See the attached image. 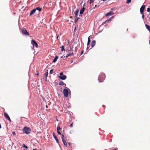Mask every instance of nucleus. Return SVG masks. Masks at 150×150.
<instances>
[{
  "label": "nucleus",
  "instance_id": "32",
  "mask_svg": "<svg viewBox=\"0 0 150 150\" xmlns=\"http://www.w3.org/2000/svg\"><path fill=\"white\" fill-rule=\"evenodd\" d=\"M147 12H150V8H148L147 9Z\"/></svg>",
  "mask_w": 150,
  "mask_h": 150
},
{
  "label": "nucleus",
  "instance_id": "7",
  "mask_svg": "<svg viewBox=\"0 0 150 150\" xmlns=\"http://www.w3.org/2000/svg\"><path fill=\"white\" fill-rule=\"evenodd\" d=\"M64 96L67 97L68 96L69 92L68 90L67 89H64L63 90Z\"/></svg>",
  "mask_w": 150,
  "mask_h": 150
},
{
  "label": "nucleus",
  "instance_id": "1",
  "mask_svg": "<svg viewBox=\"0 0 150 150\" xmlns=\"http://www.w3.org/2000/svg\"><path fill=\"white\" fill-rule=\"evenodd\" d=\"M105 75L103 73H101L99 75L98 80L99 82H102L105 79Z\"/></svg>",
  "mask_w": 150,
  "mask_h": 150
},
{
  "label": "nucleus",
  "instance_id": "47",
  "mask_svg": "<svg viewBox=\"0 0 150 150\" xmlns=\"http://www.w3.org/2000/svg\"><path fill=\"white\" fill-rule=\"evenodd\" d=\"M106 21H105V22H104V23H105Z\"/></svg>",
  "mask_w": 150,
  "mask_h": 150
},
{
  "label": "nucleus",
  "instance_id": "41",
  "mask_svg": "<svg viewBox=\"0 0 150 150\" xmlns=\"http://www.w3.org/2000/svg\"><path fill=\"white\" fill-rule=\"evenodd\" d=\"M89 48V47H87V50H88Z\"/></svg>",
  "mask_w": 150,
  "mask_h": 150
},
{
  "label": "nucleus",
  "instance_id": "8",
  "mask_svg": "<svg viewBox=\"0 0 150 150\" xmlns=\"http://www.w3.org/2000/svg\"><path fill=\"white\" fill-rule=\"evenodd\" d=\"M31 42L33 46H34L35 47L37 48H38V46L37 43L35 40L33 39L32 40H31Z\"/></svg>",
  "mask_w": 150,
  "mask_h": 150
},
{
  "label": "nucleus",
  "instance_id": "4",
  "mask_svg": "<svg viewBox=\"0 0 150 150\" xmlns=\"http://www.w3.org/2000/svg\"><path fill=\"white\" fill-rule=\"evenodd\" d=\"M63 73L62 72H61L59 74L60 76H59V78L62 80H65L67 78V76L65 75H63Z\"/></svg>",
  "mask_w": 150,
  "mask_h": 150
},
{
  "label": "nucleus",
  "instance_id": "44",
  "mask_svg": "<svg viewBox=\"0 0 150 150\" xmlns=\"http://www.w3.org/2000/svg\"><path fill=\"white\" fill-rule=\"evenodd\" d=\"M96 6H97V5H96L95 6V7H96Z\"/></svg>",
  "mask_w": 150,
  "mask_h": 150
},
{
  "label": "nucleus",
  "instance_id": "19",
  "mask_svg": "<svg viewBox=\"0 0 150 150\" xmlns=\"http://www.w3.org/2000/svg\"><path fill=\"white\" fill-rule=\"evenodd\" d=\"M64 46H62L61 47H60V48H61V50L62 52H63V51H65V49H64Z\"/></svg>",
  "mask_w": 150,
  "mask_h": 150
},
{
  "label": "nucleus",
  "instance_id": "16",
  "mask_svg": "<svg viewBox=\"0 0 150 150\" xmlns=\"http://www.w3.org/2000/svg\"><path fill=\"white\" fill-rule=\"evenodd\" d=\"M59 84L60 85H61V86H64V85H65V86H66V85L62 81H60L59 82Z\"/></svg>",
  "mask_w": 150,
  "mask_h": 150
},
{
  "label": "nucleus",
  "instance_id": "20",
  "mask_svg": "<svg viewBox=\"0 0 150 150\" xmlns=\"http://www.w3.org/2000/svg\"><path fill=\"white\" fill-rule=\"evenodd\" d=\"M48 74V71L47 70L46 71V73L45 74V78L46 79H47V78Z\"/></svg>",
  "mask_w": 150,
  "mask_h": 150
},
{
  "label": "nucleus",
  "instance_id": "15",
  "mask_svg": "<svg viewBox=\"0 0 150 150\" xmlns=\"http://www.w3.org/2000/svg\"><path fill=\"white\" fill-rule=\"evenodd\" d=\"M96 44V41L95 40H93L91 42V46L93 47Z\"/></svg>",
  "mask_w": 150,
  "mask_h": 150
},
{
  "label": "nucleus",
  "instance_id": "49",
  "mask_svg": "<svg viewBox=\"0 0 150 150\" xmlns=\"http://www.w3.org/2000/svg\"><path fill=\"white\" fill-rule=\"evenodd\" d=\"M103 1H105V0H103Z\"/></svg>",
  "mask_w": 150,
  "mask_h": 150
},
{
  "label": "nucleus",
  "instance_id": "12",
  "mask_svg": "<svg viewBox=\"0 0 150 150\" xmlns=\"http://www.w3.org/2000/svg\"><path fill=\"white\" fill-rule=\"evenodd\" d=\"M4 117L5 118L8 119L10 117H9L8 115L7 114V113L6 112L4 111Z\"/></svg>",
  "mask_w": 150,
  "mask_h": 150
},
{
  "label": "nucleus",
  "instance_id": "14",
  "mask_svg": "<svg viewBox=\"0 0 150 150\" xmlns=\"http://www.w3.org/2000/svg\"><path fill=\"white\" fill-rule=\"evenodd\" d=\"M36 11V9H34L32 10L30 12V16L32 15L34 13H35Z\"/></svg>",
  "mask_w": 150,
  "mask_h": 150
},
{
  "label": "nucleus",
  "instance_id": "34",
  "mask_svg": "<svg viewBox=\"0 0 150 150\" xmlns=\"http://www.w3.org/2000/svg\"><path fill=\"white\" fill-rule=\"evenodd\" d=\"M57 132L58 134H60L62 135V134H61V133L59 132V131H57Z\"/></svg>",
  "mask_w": 150,
  "mask_h": 150
},
{
  "label": "nucleus",
  "instance_id": "48",
  "mask_svg": "<svg viewBox=\"0 0 150 150\" xmlns=\"http://www.w3.org/2000/svg\"><path fill=\"white\" fill-rule=\"evenodd\" d=\"M113 18V17H111V18Z\"/></svg>",
  "mask_w": 150,
  "mask_h": 150
},
{
  "label": "nucleus",
  "instance_id": "26",
  "mask_svg": "<svg viewBox=\"0 0 150 150\" xmlns=\"http://www.w3.org/2000/svg\"><path fill=\"white\" fill-rule=\"evenodd\" d=\"M117 148H112V149H110L109 150H117Z\"/></svg>",
  "mask_w": 150,
  "mask_h": 150
},
{
  "label": "nucleus",
  "instance_id": "11",
  "mask_svg": "<svg viewBox=\"0 0 150 150\" xmlns=\"http://www.w3.org/2000/svg\"><path fill=\"white\" fill-rule=\"evenodd\" d=\"M53 136L54 138L57 141V143H59V140L58 139L57 137L55 134L54 132L53 133Z\"/></svg>",
  "mask_w": 150,
  "mask_h": 150
},
{
  "label": "nucleus",
  "instance_id": "45",
  "mask_svg": "<svg viewBox=\"0 0 150 150\" xmlns=\"http://www.w3.org/2000/svg\"><path fill=\"white\" fill-rule=\"evenodd\" d=\"M149 44H150V40H149Z\"/></svg>",
  "mask_w": 150,
  "mask_h": 150
},
{
  "label": "nucleus",
  "instance_id": "36",
  "mask_svg": "<svg viewBox=\"0 0 150 150\" xmlns=\"http://www.w3.org/2000/svg\"><path fill=\"white\" fill-rule=\"evenodd\" d=\"M83 52H84L83 51H81V54H83Z\"/></svg>",
  "mask_w": 150,
  "mask_h": 150
},
{
  "label": "nucleus",
  "instance_id": "37",
  "mask_svg": "<svg viewBox=\"0 0 150 150\" xmlns=\"http://www.w3.org/2000/svg\"><path fill=\"white\" fill-rule=\"evenodd\" d=\"M8 119L11 122V120L10 118H9Z\"/></svg>",
  "mask_w": 150,
  "mask_h": 150
},
{
  "label": "nucleus",
  "instance_id": "30",
  "mask_svg": "<svg viewBox=\"0 0 150 150\" xmlns=\"http://www.w3.org/2000/svg\"><path fill=\"white\" fill-rule=\"evenodd\" d=\"M79 19V18H78L77 17V18H76L75 19V23Z\"/></svg>",
  "mask_w": 150,
  "mask_h": 150
},
{
  "label": "nucleus",
  "instance_id": "28",
  "mask_svg": "<svg viewBox=\"0 0 150 150\" xmlns=\"http://www.w3.org/2000/svg\"><path fill=\"white\" fill-rule=\"evenodd\" d=\"M60 129H61L60 127L59 126H58L57 128V131H59Z\"/></svg>",
  "mask_w": 150,
  "mask_h": 150
},
{
  "label": "nucleus",
  "instance_id": "33",
  "mask_svg": "<svg viewBox=\"0 0 150 150\" xmlns=\"http://www.w3.org/2000/svg\"><path fill=\"white\" fill-rule=\"evenodd\" d=\"M142 14V18H143V19L144 18V13H141Z\"/></svg>",
  "mask_w": 150,
  "mask_h": 150
},
{
  "label": "nucleus",
  "instance_id": "50",
  "mask_svg": "<svg viewBox=\"0 0 150 150\" xmlns=\"http://www.w3.org/2000/svg\"><path fill=\"white\" fill-rule=\"evenodd\" d=\"M58 36H57V38H58Z\"/></svg>",
  "mask_w": 150,
  "mask_h": 150
},
{
  "label": "nucleus",
  "instance_id": "22",
  "mask_svg": "<svg viewBox=\"0 0 150 150\" xmlns=\"http://www.w3.org/2000/svg\"><path fill=\"white\" fill-rule=\"evenodd\" d=\"M90 42H91V40H90V38H89V37L88 38V41L87 44L88 46V45H89Z\"/></svg>",
  "mask_w": 150,
  "mask_h": 150
},
{
  "label": "nucleus",
  "instance_id": "46",
  "mask_svg": "<svg viewBox=\"0 0 150 150\" xmlns=\"http://www.w3.org/2000/svg\"><path fill=\"white\" fill-rule=\"evenodd\" d=\"M33 150H36V149H33Z\"/></svg>",
  "mask_w": 150,
  "mask_h": 150
},
{
  "label": "nucleus",
  "instance_id": "25",
  "mask_svg": "<svg viewBox=\"0 0 150 150\" xmlns=\"http://www.w3.org/2000/svg\"><path fill=\"white\" fill-rule=\"evenodd\" d=\"M95 0H90L89 2V4H91V3H93Z\"/></svg>",
  "mask_w": 150,
  "mask_h": 150
},
{
  "label": "nucleus",
  "instance_id": "5",
  "mask_svg": "<svg viewBox=\"0 0 150 150\" xmlns=\"http://www.w3.org/2000/svg\"><path fill=\"white\" fill-rule=\"evenodd\" d=\"M22 33L23 34L25 35H26L29 36V34L27 32V30L25 28H23L21 30Z\"/></svg>",
  "mask_w": 150,
  "mask_h": 150
},
{
  "label": "nucleus",
  "instance_id": "18",
  "mask_svg": "<svg viewBox=\"0 0 150 150\" xmlns=\"http://www.w3.org/2000/svg\"><path fill=\"white\" fill-rule=\"evenodd\" d=\"M79 13V10H78L77 11H76L74 12L75 15V17L76 18H77V16H78V14Z\"/></svg>",
  "mask_w": 150,
  "mask_h": 150
},
{
  "label": "nucleus",
  "instance_id": "17",
  "mask_svg": "<svg viewBox=\"0 0 150 150\" xmlns=\"http://www.w3.org/2000/svg\"><path fill=\"white\" fill-rule=\"evenodd\" d=\"M58 57L57 56H56L54 58V59L53 61V62L54 63L56 62L57 61V59L58 58Z\"/></svg>",
  "mask_w": 150,
  "mask_h": 150
},
{
  "label": "nucleus",
  "instance_id": "6",
  "mask_svg": "<svg viewBox=\"0 0 150 150\" xmlns=\"http://www.w3.org/2000/svg\"><path fill=\"white\" fill-rule=\"evenodd\" d=\"M114 9V8H112L111 9V10L112 11H110L109 12H108V13L106 14L105 16L106 17H108L110 16L111 15H112L114 14V11H113V10Z\"/></svg>",
  "mask_w": 150,
  "mask_h": 150
},
{
  "label": "nucleus",
  "instance_id": "3",
  "mask_svg": "<svg viewBox=\"0 0 150 150\" xmlns=\"http://www.w3.org/2000/svg\"><path fill=\"white\" fill-rule=\"evenodd\" d=\"M23 131L27 134H28L31 131L30 128L27 127H24Z\"/></svg>",
  "mask_w": 150,
  "mask_h": 150
},
{
  "label": "nucleus",
  "instance_id": "38",
  "mask_svg": "<svg viewBox=\"0 0 150 150\" xmlns=\"http://www.w3.org/2000/svg\"><path fill=\"white\" fill-rule=\"evenodd\" d=\"M46 108H48V107L47 105H46Z\"/></svg>",
  "mask_w": 150,
  "mask_h": 150
},
{
  "label": "nucleus",
  "instance_id": "2",
  "mask_svg": "<svg viewBox=\"0 0 150 150\" xmlns=\"http://www.w3.org/2000/svg\"><path fill=\"white\" fill-rule=\"evenodd\" d=\"M73 51V50H71V48L70 47V50H68V53L67 54L66 56V58H67L71 56H74V54Z\"/></svg>",
  "mask_w": 150,
  "mask_h": 150
},
{
  "label": "nucleus",
  "instance_id": "31",
  "mask_svg": "<svg viewBox=\"0 0 150 150\" xmlns=\"http://www.w3.org/2000/svg\"><path fill=\"white\" fill-rule=\"evenodd\" d=\"M12 133L13 136H15L16 135V133L15 132H13Z\"/></svg>",
  "mask_w": 150,
  "mask_h": 150
},
{
  "label": "nucleus",
  "instance_id": "29",
  "mask_svg": "<svg viewBox=\"0 0 150 150\" xmlns=\"http://www.w3.org/2000/svg\"><path fill=\"white\" fill-rule=\"evenodd\" d=\"M131 0H127V4H129L131 2Z\"/></svg>",
  "mask_w": 150,
  "mask_h": 150
},
{
  "label": "nucleus",
  "instance_id": "9",
  "mask_svg": "<svg viewBox=\"0 0 150 150\" xmlns=\"http://www.w3.org/2000/svg\"><path fill=\"white\" fill-rule=\"evenodd\" d=\"M64 135L63 134H62V142H63L64 144L66 146H67V143L66 142V140L64 139Z\"/></svg>",
  "mask_w": 150,
  "mask_h": 150
},
{
  "label": "nucleus",
  "instance_id": "24",
  "mask_svg": "<svg viewBox=\"0 0 150 150\" xmlns=\"http://www.w3.org/2000/svg\"><path fill=\"white\" fill-rule=\"evenodd\" d=\"M22 147H23L25 148L26 149H28V146H26L25 145V144H23Z\"/></svg>",
  "mask_w": 150,
  "mask_h": 150
},
{
  "label": "nucleus",
  "instance_id": "21",
  "mask_svg": "<svg viewBox=\"0 0 150 150\" xmlns=\"http://www.w3.org/2000/svg\"><path fill=\"white\" fill-rule=\"evenodd\" d=\"M146 28L150 31V26L147 24L146 25Z\"/></svg>",
  "mask_w": 150,
  "mask_h": 150
},
{
  "label": "nucleus",
  "instance_id": "40",
  "mask_svg": "<svg viewBox=\"0 0 150 150\" xmlns=\"http://www.w3.org/2000/svg\"><path fill=\"white\" fill-rule=\"evenodd\" d=\"M62 57H63V58H65V57H66V56H62V57L61 58H62Z\"/></svg>",
  "mask_w": 150,
  "mask_h": 150
},
{
  "label": "nucleus",
  "instance_id": "43",
  "mask_svg": "<svg viewBox=\"0 0 150 150\" xmlns=\"http://www.w3.org/2000/svg\"><path fill=\"white\" fill-rule=\"evenodd\" d=\"M102 106H103V107H105V106L104 105H103Z\"/></svg>",
  "mask_w": 150,
  "mask_h": 150
},
{
  "label": "nucleus",
  "instance_id": "23",
  "mask_svg": "<svg viewBox=\"0 0 150 150\" xmlns=\"http://www.w3.org/2000/svg\"><path fill=\"white\" fill-rule=\"evenodd\" d=\"M35 9H36V10H38L39 11V12L40 11L42 10V8L40 7H37Z\"/></svg>",
  "mask_w": 150,
  "mask_h": 150
},
{
  "label": "nucleus",
  "instance_id": "13",
  "mask_svg": "<svg viewBox=\"0 0 150 150\" xmlns=\"http://www.w3.org/2000/svg\"><path fill=\"white\" fill-rule=\"evenodd\" d=\"M85 8L83 7L80 10V13L81 15L85 11Z\"/></svg>",
  "mask_w": 150,
  "mask_h": 150
},
{
  "label": "nucleus",
  "instance_id": "39",
  "mask_svg": "<svg viewBox=\"0 0 150 150\" xmlns=\"http://www.w3.org/2000/svg\"><path fill=\"white\" fill-rule=\"evenodd\" d=\"M68 145H69V146H70V144H70V142H69V143H68Z\"/></svg>",
  "mask_w": 150,
  "mask_h": 150
},
{
  "label": "nucleus",
  "instance_id": "10",
  "mask_svg": "<svg viewBox=\"0 0 150 150\" xmlns=\"http://www.w3.org/2000/svg\"><path fill=\"white\" fill-rule=\"evenodd\" d=\"M145 6L144 5H143L140 8V12L141 13H142L144 12V9H145Z\"/></svg>",
  "mask_w": 150,
  "mask_h": 150
},
{
  "label": "nucleus",
  "instance_id": "42",
  "mask_svg": "<svg viewBox=\"0 0 150 150\" xmlns=\"http://www.w3.org/2000/svg\"><path fill=\"white\" fill-rule=\"evenodd\" d=\"M38 75V74H36V75Z\"/></svg>",
  "mask_w": 150,
  "mask_h": 150
},
{
  "label": "nucleus",
  "instance_id": "35",
  "mask_svg": "<svg viewBox=\"0 0 150 150\" xmlns=\"http://www.w3.org/2000/svg\"><path fill=\"white\" fill-rule=\"evenodd\" d=\"M73 126V123H72L70 125V127H72Z\"/></svg>",
  "mask_w": 150,
  "mask_h": 150
},
{
  "label": "nucleus",
  "instance_id": "27",
  "mask_svg": "<svg viewBox=\"0 0 150 150\" xmlns=\"http://www.w3.org/2000/svg\"><path fill=\"white\" fill-rule=\"evenodd\" d=\"M53 71V69H51L50 72V74H52Z\"/></svg>",
  "mask_w": 150,
  "mask_h": 150
}]
</instances>
